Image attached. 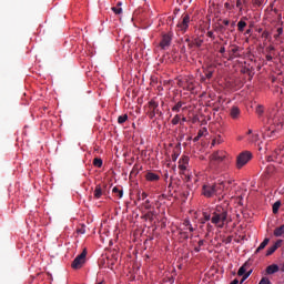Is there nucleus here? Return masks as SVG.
<instances>
[{
	"label": "nucleus",
	"instance_id": "c9c22d12",
	"mask_svg": "<svg viewBox=\"0 0 284 284\" xmlns=\"http://www.w3.org/2000/svg\"><path fill=\"white\" fill-rule=\"evenodd\" d=\"M203 216H204V221H212V214L204 212Z\"/></svg>",
	"mask_w": 284,
	"mask_h": 284
},
{
	"label": "nucleus",
	"instance_id": "f03ea898",
	"mask_svg": "<svg viewBox=\"0 0 284 284\" xmlns=\"http://www.w3.org/2000/svg\"><path fill=\"white\" fill-rule=\"evenodd\" d=\"M211 223L223 230L225 223H227V211L223 206L217 205L212 213Z\"/></svg>",
	"mask_w": 284,
	"mask_h": 284
},
{
	"label": "nucleus",
	"instance_id": "f257e3e1",
	"mask_svg": "<svg viewBox=\"0 0 284 284\" xmlns=\"http://www.w3.org/2000/svg\"><path fill=\"white\" fill-rule=\"evenodd\" d=\"M281 108H283V102H276L275 109H273V114H271V118L268 120L271 126H266L264 131V136H266L267 139H274L276 136V132H278V130H283L284 110Z\"/></svg>",
	"mask_w": 284,
	"mask_h": 284
},
{
	"label": "nucleus",
	"instance_id": "a878e982",
	"mask_svg": "<svg viewBox=\"0 0 284 284\" xmlns=\"http://www.w3.org/2000/svg\"><path fill=\"white\" fill-rule=\"evenodd\" d=\"M93 165L94 168H103V160H101V158H95L93 160Z\"/></svg>",
	"mask_w": 284,
	"mask_h": 284
},
{
	"label": "nucleus",
	"instance_id": "0e129e2a",
	"mask_svg": "<svg viewBox=\"0 0 284 284\" xmlns=\"http://www.w3.org/2000/svg\"><path fill=\"white\" fill-rule=\"evenodd\" d=\"M185 121H187V119L186 118H182V122L185 123Z\"/></svg>",
	"mask_w": 284,
	"mask_h": 284
},
{
	"label": "nucleus",
	"instance_id": "20e7f679",
	"mask_svg": "<svg viewBox=\"0 0 284 284\" xmlns=\"http://www.w3.org/2000/svg\"><path fill=\"white\" fill-rule=\"evenodd\" d=\"M225 190V182L204 184L202 187V193L206 199H212V196L221 194Z\"/></svg>",
	"mask_w": 284,
	"mask_h": 284
},
{
	"label": "nucleus",
	"instance_id": "4c0bfd02",
	"mask_svg": "<svg viewBox=\"0 0 284 284\" xmlns=\"http://www.w3.org/2000/svg\"><path fill=\"white\" fill-rule=\"evenodd\" d=\"M194 45L196 48H201V45H203V40H199V39L194 40Z\"/></svg>",
	"mask_w": 284,
	"mask_h": 284
},
{
	"label": "nucleus",
	"instance_id": "72a5a7b5",
	"mask_svg": "<svg viewBox=\"0 0 284 284\" xmlns=\"http://www.w3.org/2000/svg\"><path fill=\"white\" fill-rule=\"evenodd\" d=\"M236 8H239L240 12H243V1L236 0Z\"/></svg>",
	"mask_w": 284,
	"mask_h": 284
},
{
	"label": "nucleus",
	"instance_id": "3c124183",
	"mask_svg": "<svg viewBox=\"0 0 284 284\" xmlns=\"http://www.w3.org/2000/svg\"><path fill=\"white\" fill-rule=\"evenodd\" d=\"M194 45H195L194 42H189L187 44L189 48H194Z\"/></svg>",
	"mask_w": 284,
	"mask_h": 284
},
{
	"label": "nucleus",
	"instance_id": "bf43d9fd",
	"mask_svg": "<svg viewBox=\"0 0 284 284\" xmlns=\"http://www.w3.org/2000/svg\"><path fill=\"white\" fill-rule=\"evenodd\" d=\"M252 32L251 29L246 30L245 34H250Z\"/></svg>",
	"mask_w": 284,
	"mask_h": 284
},
{
	"label": "nucleus",
	"instance_id": "f8f14e48",
	"mask_svg": "<svg viewBox=\"0 0 284 284\" xmlns=\"http://www.w3.org/2000/svg\"><path fill=\"white\" fill-rule=\"evenodd\" d=\"M172 43V33H165L162 37V40L160 42V48L162 50H165V48H170V44Z\"/></svg>",
	"mask_w": 284,
	"mask_h": 284
},
{
	"label": "nucleus",
	"instance_id": "dca6fc26",
	"mask_svg": "<svg viewBox=\"0 0 284 284\" xmlns=\"http://www.w3.org/2000/svg\"><path fill=\"white\" fill-rule=\"evenodd\" d=\"M161 179V176L154 172H151L149 171L146 174H145V180L151 182V183H154L156 181H159Z\"/></svg>",
	"mask_w": 284,
	"mask_h": 284
},
{
	"label": "nucleus",
	"instance_id": "a18cd8bd",
	"mask_svg": "<svg viewBox=\"0 0 284 284\" xmlns=\"http://www.w3.org/2000/svg\"><path fill=\"white\" fill-rule=\"evenodd\" d=\"M220 54H225V47H221Z\"/></svg>",
	"mask_w": 284,
	"mask_h": 284
},
{
	"label": "nucleus",
	"instance_id": "052dcab7",
	"mask_svg": "<svg viewBox=\"0 0 284 284\" xmlns=\"http://www.w3.org/2000/svg\"><path fill=\"white\" fill-rule=\"evenodd\" d=\"M121 6H122V2H118V3H116V7H118V8H121Z\"/></svg>",
	"mask_w": 284,
	"mask_h": 284
},
{
	"label": "nucleus",
	"instance_id": "58836bf2",
	"mask_svg": "<svg viewBox=\"0 0 284 284\" xmlns=\"http://www.w3.org/2000/svg\"><path fill=\"white\" fill-rule=\"evenodd\" d=\"M215 30L217 32H225V27H223V24H219Z\"/></svg>",
	"mask_w": 284,
	"mask_h": 284
},
{
	"label": "nucleus",
	"instance_id": "4468645a",
	"mask_svg": "<svg viewBox=\"0 0 284 284\" xmlns=\"http://www.w3.org/2000/svg\"><path fill=\"white\" fill-rule=\"evenodd\" d=\"M187 165H190V156L182 155V158L179 161V170L185 172V170H187Z\"/></svg>",
	"mask_w": 284,
	"mask_h": 284
},
{
	"label": "nucleus",
	"instance_id": "423d86ee",
	"mask_svg": "<svg viewBox=\"0 0 284 284\" xmlns=\"http://www.w3.org/2000/svg\"><path fill=\"white\" fill-rule=\"evenodd\" d=\"M248 161H252V152L250 151L241 152L236 158L237 170H242V168H245Z\"/></svg>",
	"mask_w": 284,
	"mask_h": 284
},
{
	"label": "nucleus",
	"instance_id": "338daca9",
	"mask_svg": "<svg viewBox=\"0 0 284 284\" xmlns=\"http://www.w3.org/2000/svg\"><path fill=\"white\" fill-rule=\"evenodd\" d=\"M186 43H192V42L190 41V39H186Z\"/></svg>",
	"mask_w": 284,
	"mask_h": 284
},
{
	"label": "nucleus",
	"instance_id": "4be33fe9",
	"mask_svg": "<svg viewBox=\"0 0 284 284\" xmlns=\"http://www.w3.org/2000/svg\"><path fill=\"white\" fill-rule=\"evenodd\" d=\"M94 199H101L103 196V190L101 189V185H97L94 190Z\"/></svg>",
	"mask_w": 284,
	"mask_h": 284
},
{
	"label": "nucleus",
	"instance_id": "6ab92c4d",
	"mask_svg": "<svg viewBox=\"0 0 284 284\" xmlns=\"http://www.w3.org/2000/svg\"><path fill=\"white\" fill-rule=\"evenodd\" d=\"M278 245H281V241L276 242L274 245L268 247L266 251V256H272V254H274V252H276V250H278Z\"/></svg>",
	"mask_w": 284,
	"mask_h": 284
},
{
	"label": "nucleus",
	"instance_id": "5701e85b",
	"mask_svg": "<svg viewBox=\"0 0 284 284\" xmlns=\"http://www.w3.org/2000/svg\"><path fill=\"white\" fill-rule=\"evenodd\" d=\"M102 261H104V263L106 262V266L109 270H112V267H114V260H111L110 257H102Z\"/></svg>",
	"mask_w": 284,
	"mask_h": 284
},
{
	"label": "nucleus",
	"instance_id": "37998d69",
	"mask_svg": "<svg viewBox=\"0 0 284 284\" xmlns=\"http://www.w3.org/2000/svg\"><path fill=\"white\" fill-rule=\"evenodd\" d=\"M281 34H283V28L277 29V34H275V38L281 37Z\"/></svg>",
	"mask_w": 284,
	"mask_h": 284
},
{
	"label": "nucleus",
	"instance_id": "9d476101",
	"mask_svg": "<svg viewBox=\"0 0 284 284\" xmlns=\"http://www.w3.org/2000/svg\"><path fill=\"white\" fill-rule=\"evenodd\" d=\"M241 57V47L236 44H230L229 47V59H236Z\"/></svg>",
	"mask_w": 284,
	"mask_h": 284
},
{
	"label": "nucleus",
	"instance_id": "603ef678",
	"mask_svg": "<svg viewBox=\"0 0 284 284\" xmlns=\"http://www.w3.org/2000/svg\"><path fill=\"white\" fill-rule=\"evenodd\" d=\"M239 283V280H233L230 284H237Z\"/></svg>",
	"mask_w": 284,
	"mask_h": 284
},
{
	"label": "nucleus",
	"instance_id": "39448f33",
	"mask_svg": "<svg viewBox=\"0 0 284 284\" xmlns=\"http://www.w3.org/2000/svg\"><path fill=\"white\" fill-rule=\"evenodd\" d=\"M190 23H192V18L187 13L182 14L176 24V32L179 34H185L190 30Z\"/></svg>",
	"mask_w": 284,
	"mask_h": 284
},
{
	"label": "nucleus",
	"instance_id": "79ce46f5",
	"mask_svg": "<svg viewBox=\"0 0 284 284\" xmlns=\"http://www.w3.org/2000/svg\"><path fill=\"white\" fill-rule=\"evenodd\" d=\"M206 36L209 39H214V32L213 31H207Z\"/></svg>",
	"mask_w": 284,
	"mask_h": 284
},
{
	"label": "nucleus",
	"instance_id": "c85d7f7f",
	"mask_svg": "<svg viewBox=\"0 0 284 284\" xmlns=\"http://www.w3.org/2000/svg\"><path fill=\"white\" fill-rule=\"evenodd\" d=\"M181 108H183V102L180 101L172 108V112H181Z\"/></svg>",
	"mask_w": 284,
	"mask_h": 284
},
{
	"label": "nucleus",
	"instance_id": "c756f323",
	"mask_svg": "<svg viewBox=\"0 0 284 284\" xmlns=\"http://www.w3.org/2000/svg\"><path fill=\"white\" fill-rule=\"evenodd\" d=\"M171 123L172 125H179V123H181V116L179 114L174 115Z\"/></svg>",
	"mask_w": 284,
	"mask_h": 284
},
{
	"label": "nucleus",
	"instance_id": "680f3d73",
	"mask_svg": "<svg viewBox=\"0 0 284 284\" xmlns=\"http://www.w3.org/2000/svg\"><path fill=\"white\" fill-rule=\"evenodd\" d=\"M236 26V22L231 23V28H234Z\"/></svg>",
	"mask_w": 284,
	"mask_h": 284
},
{
	"label": "nucleus",
	"instance_id": "473e14b6",
	"mask_svg": "<svg viewBox=\"0 0 284 284\" xmlns=\"http://www.w3.org/2000/svg\"><path fill=\"white\" fill-rule=\"evenodd\" d=\"M206 134H207V129H206V128H203V129L199 130V132H197V135H199L200 138H203V136H205Z\"/></svg>",
	"mask_w": 284,
	"mask_h": 284
},
{
	"label": "nucleus",
	"instance_id": "c03bdc74",
	"mask_svg": "<svg viewBox=\"0 0 284 284\" xmlns=\"http://www.w3.org/2000/svg\"><path fill=\"white\" fill-rule=\"evenodd\" d=\"M197 245H199V247H203V245H205V241L204 240H200L197 242Z\"/></svg>",
	"mask_w": 284,
	"mask_h": 284
},
{
	"label": "nucleus",
	"instance_id": "aec40b11",
	"mask_svg": "<svg viewBox=\"0 0 284 284\" xmlns=\"http://www.w3.org/2000/svg\"><path fill=\"white\" fill-rule=\"evenodd\" d=\"M270 243V239L265 237L264 241L260 244V246L255 250V254H258L262 250H265Z\"/></svg>",
	"mask_w": 284,
	"mask_h": 284
},
{
	"label": "nucleus",
	"instance_id": "0eeeda50",
	"mask_svg": "<svg viewBox=\"0 0 284 284\" xmlns=\"http://www.w3.org/2000/svg\"><path fill=\"white\" fill-rule=\"evenodd\" d=\"M88 256V250L83 248L82 253L80 255H78L72 264L71 267L73 270H81L83 267V265L85 264V257Z\"/></svg>",
	"mask_w": 284,
	"mask_h": 284
},
{
	"label": "nucleus",
	"instance_id": "bb28decb",
	"mask_svg": "<svg viewBox=\"0 0 284 284\" xmlns=\"http://www.w3.org/2000/svg\"><path fill=\"white\" fill-rule=\"evenodd\" d=\"M113 194H118L119 199H123V190H120L119 187L114 186L112 189Z\"/></svg>",
	"mask_w": 284,
	"mask_h": 284
},
{
	"label": "nucleus",
	"instance_id": "1a4fd4ad",
	"mask_svg": "<svg viewBox=\"0 0 284 284\" xmlns=\"http://www.w3.org/2000/svg\"><path fill=\"white\" fill-rule=\"evenodd\" d=\"M159 114V102L156 100H151L149 102V118L154 119Z\"/></svg>",
	"mask_w": 284,
	"mask_h": 284
},
{
	"label": "nucleus",
	"instance_id": "412c9836",
	"mask_svg": "<svg viewBox=\"0 0 284 284\" xmlns=\"http://www.w3.org/2000/svg\"><path fill=\"white\" fill-rule=\"evenodd\" d=\"M278 266L276 264L268 265L266 267V274H276L278 272Z\"/></svg>",
	"mask_w": 284,
	"mask_h": 284
},
{
	"label": "nucleus",
	"instance_id": "a211bd4d",
	"mask_svg": "<svg viewBox=\"0 0 284 284\" xmlns=\"http://www.w3.org/2000/svg\"><path fill=\"white\" fill-rule=\"evenodd\" d=\"M230 115L232 119H239L241 116V109H239V106H232Z\"/></svg>",
	"mask_w": 284,
	"mask_h": 284
},
{
	"label": "nucleus",
	"instance_id": "a19ab883",
	"mask_svg": "<svg viewBox=\"0 0 284 284\" xmlns=\"http://www.w3.org/2000/svg\"><path fill=\"white\" fill-rule=\"evenodd\" d=\"M140 199H142V201H145V199H148V193L142 192V193L140 194Z\"/></svg>",
	"mask_w": 284,
	"mask_h": 284
},
{
	"label": "nucleus",
	"instance_id": "7ed1b4c3",
	"mask_svg": "<svg viewBox=\"0 0 284 284\" xmlns=\"http://www.w3.org/2000/svg\"><path fill=\"white\" fill-rule=\"evenodd\" d=\"M270 81L272 83V92L273 95L276 97L278 99V101L283 100V88H284V77L283 73H277L276 75H271L270 77ZM278 85H283V88L278 87Z\"/></svg>",
	"mask_w": 284,
	"mask_h": 284
},
{
	"label": "nucleus",
	"instance_id": "6e6552de",
	"mask_svg": "<svg viewBox=\"0 0 284 284\" xmlns=\"http://www.w3.org/2000/svg\"><path fill=\"white\" fill-rule=\"evenodd\" d=\"M190 232H194V227H192V224L189 220H185L182 224V227H180V235L182 239H190Z\"/></svg>",
	"mask_w": 284,
	"mask_h": 284
},
{
	"label": "nucleus",
	"instance_id": "2f4dec72",
	"mask_svg": "<svg viewBox=\"0 0 284 284\" xmlns=\"http://www.w3.org/2000/svg\"><path fill=\"white\" fill-rule=\"evenodd\" d=\"M112 12H114V14H121L123 12V9L121 7H113L111 8Z\"/></svg>",
	"mask_w": 284,
	"mask_h": 284
},
{
	"label": "nucleus",
	"instance_id": "5fc2aeb1",
	"mask_svg": "<svg viewBox=\"0 0 284 284\" xmlns=\"http://www.w3.org/2000/svg\"><path fill=\"white\" fill-rule=\"evenodd\" d=\"M195 252H201V246L194 248Z\"/></svg>",
	"mask_w": 284,
	"mask_h": 284
},
{
	"label": "nucleus",
	"instance_id": "b1692460",
	"mask_svg": "<svg viewBox=\"0 0 284 284\" xmlns=\"http://www.w3.org/2000/svg\"><path fill=\"white\" fill-rule=\"evenodd\" d=\"M256 114H258V116H263L264 112H265V106H263V104H258L255 109Z\"/></svg>",
	"mask_w": 284,
	"mask_h": 284
},
{
	"label": "nucleus",
	"instance_id": "ea45409f",
	"mask_svg": "<svg viewBox=\"0 0 284 284\" xmlns=\"http://www.w3.org/2000/svg\"><path fill=\"white\" fill-rule=\"evenodd\" d=\"M108 262L103 261V258L100 260V267H106Z\"/></svg>",
	"mask_w": 284,
	"mask_h": 284
},
{
	"label": "nucleus",
	"instance_id": "69168bd1",
	"mask_svg": "<svg viewBox=\"0 0 284 284\" xmlns=\"http://www.w3.org/2000/svg\"><path fill=\"white\" fill-rule=\"evenodd\" d=\"M97 284H105V283L102 281V282H98Z\"/></svg>",
	"mask_w": 284,
	"mask_h": 284
},
{
	"label": "nucleus",
	"instance_id": "393cba45",
	"mask_svg": "<svg viewBox=\"0 0 284 284\" xmlns=\"http://www.w3.org/2000/svg\"><path fill=\"white\" fill-rule=\"evenodd\" d=\"M282 234H284V224L283 225H281L280 227H276L275 230H274V236H281Z\"/></svg>",
	"mask_w": 284,
	"mask_h": 284
},
{
	"label": "nucleus",
	"instance_id": "49530a36",
	"mask_svg": "<svg viewBox=\"0 0 284 284\" xmlns=\"http://www.w3.org/2000/svg\"><path fill=\"white\" fill-rule=\"evenodd\" d=\"M273 57L272 54H266V61H272Z\"/></svg>",
	"mask_w": 284,
	"mask_h": 284
},
{
	"label": "nucleus",
	"instance_id": "ddd939ff",
	"mask_svg": "<svg viewBox=\"0 0 284 284\" xmlns=\"http://www.w3.org/2000/svg\"><path fill=\"white\" fill-rule=\"evenodd\" d=\"M278 156H284V146L275 150L274 154L268 158V161H275L276 163H283V160Z\"/></svg>",
	"mask_w": 284,
	"mask_h": 284
},
{
	"label": "nucleus",
	"instance_id": "864d4df0",
	"mask_svg": "<svg viewBox=\"0 0 284 284\" xmlns=\"http://www.w3.org/2000/svg\"><path fill=\"white\" fill-rule=\"evenodd\" d=\"M200 139H201V136L196 135V136L194 138V142L200 141Z\"/></svg>",
	"mask_w": 284,
	"mask_h": 284
},
{
	"label": "nucleus",
	"instance_id": "cd10ccee",
	"mask_svg": "<svg viewBox=\"0 0 284 284\" xmlns=\"http://www.w3.org/2000/svg\"><path fill=\"white\" fill-rule=\"evenodd\" d=\"M280 207H281V201H276V202L273 204V214H278Z\"/></svg>",
	"mask_w": 284,
	"mask_h": 284
},
{
	"label": "nucleus",
	"instance_id": "f704fd0d",
	"mask_svg": "<svg viewBox=\"0 0 284 284\" xmlns=\"http://www.w3.org/2000/svg\"><path fill=\"white\" fill-rule=\"evenodd\" d=\"M258 284H272V282L267 277H262Z\"/></svg>",
	"mask_w": 284,
	"mask_h": 284
},
{
	"label": "nucleus",
	"instance_id": "8fccbe9b",
	"mask_svg": "<svg viewBox=\"0 0 284 284\" xmlns=\"http://www.w3.org/2000/svg\"><path fill=\"white\" fill-rule=\"evenodd\" d=\"M224 26H230V20H223Z\"/></svg>",
	"mask_w": 284,
	"mask_h": 284
},
{
	"label": "nucleus",
	"instance_id": "e2e57ef3",
	"mask_svg": "<svg viewBox=\"0 0 284 284\" xmlns=\"http://www.w3.org/2000/svg\"><path fill=\"white\" fill-rule=\"evenodd\" d=\"M280 270H281V272H284V264L281 266Z\"/></svg>",
	"mask_w": 284,
	"mask_h": 284
},
{
	"label": "nucleus",
	"instance_id": "6e6d98bb",
	"mask_svg": "<svg viewBox=\"0 0 284 284\" xmlns=\"http://www.w3.org/2000/svg\"><path fill=\"white\" fill-rule=\"evenodd\" d=\"M258 139V134L253 135V141H256Z\"/></svg>",
	"mask_w": 284,
	"mask_h": 284
},
{
	"label": "nucleus",
	"instance_id": "f3484780",
	"mask_svg": "<svg viewBox=\"0 0 284 284\" xmlns=\"http://www.w3.org/2000/svg\"><path fill=\"white\" fill-rule=\"evenodd\" d=\"M245 20H247V17L241 18V20L237 22L239 32H244L245 28H247V22H245Z\"/></svg>",
	"mask_w": 284,
	"mask_h": 284
},
{
	"label": "nucleus",
	"instance_id": "4d7b16f0",
	"mask_svg": "<svg viewBox=\"0 0 284 284\" xmlns=\"http://www.w3.org/2000/svg\"><path fill=\"white\" fill-rule=\"evenodd\" d=\"M226 243H232V237H227Z\"/></svg>",
	"mask_w": 284,
	"mask_h": 284
},
{
	"label": "nucleus",
	"instance_id": "9b49d317",
	"mask_svg": "<svg viewBox=\"0 0 284 284\" xmlns=\"http://www.w3.org/2000/svg\"><path fill=\"white\" fill-rule=\"evenodd\" d=\"M227 156L225 151H216L211 155L212 161H216L217 163H223Z\"/></svg>",
	"mask_w": 284,
	"mask_h": 284
},
{
	"label": "nucleus",
	"instance_id": "e433bc0d",
	"mask_svg": "<svg viewBox=\"0 0 284 284\" xmlns=\"http://www.w3.org/2000/svg\"><path fill=\"white\" fill-rule=\"evenodd\" d=\"M215 141L217 142V145H221V143H223V136H221V134L216 135L215 138Z\"/></svg>",
	"mask_w": 284,
	"mask_h": 284
},
{
	"label": "nucleus",
	"instance_id": "09e8293b",
	"mask_svg": "<svg viewBox=\"0 0 284 284\" xmlns=\"http://www.w3.org/2000/svg\"><path fill=\"white\" fill-rule=\"evenodd\" d=\"M212 145L214 146V145H219V142L215 140V138L213 139V141H212Z\"/></svg>",
	"mask_w": 284,
	"mask_h": 284
},
{
	"label": "nucleus",
	"instance_id": "13d9d810",
	"mask_svg": "<svg viewBox=\"0 0 284 284\" xmlns=\"http://www.w3.org/2000/svg\"><path fill=\"white\" fill-rule=\"evenodd\" d=\"M270 170H271V172H272V170H274V166H267V171L270 172Z\"/></svg>",
	"mask_w": 284,
	"mask_h": 284
},
{
	"label": "nucleus",
	"instance_id": "774afa93",
	"mask_svg": "<svg viewBox=\"0 0 284 284\" xmlns=\"http://www.w3.org/2000/svg\"><path fill=\"white\" fill-rule=\"evenodd\" d=\"M247 134H252V130H248Z\"/></svg>",
	"mask_w": 284,
	"mask_h": 284
},
{
	"label": "nucleus",
	"instance_id": "2eb2a0df",
	"mask_svg": "<svg viewBox=\"0 0 284 284\" xmlns=\"http://www.w3.org/2000/svg\"><path fill=\"white\" fill-rule=\"evenodd\" d=\"M245 267H246V264L242 265L237 271V276H243L242 283H243V281H247V278H250V276L252 274V271L247 272V270ZM245 272H247V273H245Z\"/></svg>",
	"mask_w": 284,
	"mask_h": 284
},
{
	"label": "nucleus",
	"instance_id": "de8ad7c7",
	"mask_svg": "<svg viewBox=\"0 0 284 284\" xmlns=\"http://www.w3.org/2000/svg\"><path fill=\"white\" fill-rule=\"evenodd\" d=\"M205 78H206V79H212V72L206 73V74H205Z\"/></svg>",
	"mask_w": 284,
	"mask_h": 284
},
{
	"label": "nucleus",
	"instance_id": "7c9ffc66",
	"mask_svg": "<svg viewBox=\"0 0 284 284\" xmlns=\"http://www.w3.org/2000/svg\"><path fill=\"white\" fill-rule=\"evenodd\" d=\"M125 121H128V114H123L118 118V123L120 125H122V123H125Z\"/></svg>",
	"mask_w": 284,
	"mask_h": 284
}]
</instances>
